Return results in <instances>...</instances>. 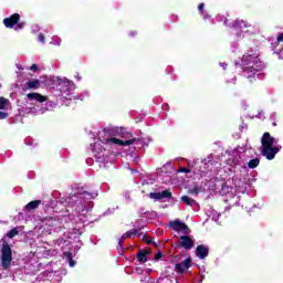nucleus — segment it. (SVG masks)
<instances>
[{"mask_svg": "<svg viewBox=\"0 0 283 283\" xmlns=\"http://www.w3.org/2000/svg\"><path fill=\"white\" fill-rule=\"evenodd\" d=\"M98 197V192H87L82 191L77 192L66 199L67 208L66 211H72L67 217L62 218H46L42 220V224L40 228H35V233H38V238H42V235H54V233H61L63 229H70L71 224L84 222L85 216L92 211L94 207V198ZM77 218L78 220L74 219Z\"/></svg>", "mask_w": 283, "mask_h": 283, "instance_id": "f257e3e1", "label": "nucleus"}, {"mask_svg": "<svg viewBox=\"0 0 283 283\" xmlns=\"http://www.w3.org/2000/svg\"><path fill=\"white\" fill-rule=\"evenodd\" d=\"M149 143H151L150 138L136 139L125 128L106 127L98 132V139L91 144V149L94 154L95 163H99V167H103L104 163H109L107 149H112V147H129V145H133L134 149H144V147H149Z\"/></svg>", "mask_w": 283, "mask_h": 283, "instance_id": "f03ea898", "label": "nucleus"}, {"mask_svg": "<svg viewBox=\"0 0 283 283\" xmlns=\"http://www.w3.org/2000/svg\"><path fill=\"white\" fill-rule=\"evenodd\" d=\"M241 65L245 78H260L264 63L260 60V46H249L241 59Z\"/></svg>", "mask_w": 283, "mask_h": 283, "instance_id": "7ed1b4c3", "label": "nucleus"}, {"mask_svg": "<svg viewBox=\"0 0 283 283\" xmlns=\"http://www.w3.org/2000/svg\"><path fill=\"white\" fill-rule=\"evenodd\" d=\"M245 147H237L231 150L228 155L227 163L231 167L239 168V171H247V166L249 169H255L260 166V158L255 157L249 160V156H247Z\"/></svg>", "mask_w": 283, "mask_h": 283, "instance_id": "20e7f679", "label": "nucleus"}, {"mask_svg": "<svg viewBox=\"0 0 283 283\" xmlns=\"http://www.w3.org/2000/svg\"><path fill=\"white\" fill-rule=\"evenodd\" d=\"M277 143H280V139L271 136L270 133H264L261 139L262 156H264L268 160H273V158H275V155L282 149V146L277 145Z\"/></svg>", "mask_w": 283, "mask_h": 283, "instance_id": "39448f33", "label": "nucleus"}, {"mask_svg": "<svg viewBox=\"0 0 283 283\" xmlns=\"http://www.w3.org/2000/svg\"><path fill=\"white\" fill-rule=\"evenodd\" d=\"M28 101H30L31 103L35 102V106L34 107H29L25 108L24 113H23V108L20 111V114H23V116H25V114H33V116H36L38 114H45V112H48V107L45 106H40L41 103H45V101H48V97L39 94V93H29L27 95Z\"/></svg>", "mask_w": 283, "mask_h": 283, "instance_id": "423d86ee", "label": "nucleus"}, {"mask_svg": "<svg viewBox=\"0 0 283 283\" xmlns=\"http://www.w3.org/2000/svg\"><path fill=\"white\" fill-rule=\"evenodd\" d=\"M54 83H56L59 91L61 92V96L66 98V101H71L72 92H74V82L65 77H55Z\"/></svg>", "mask_w": 283, "mask_h": 283, "instance_id": "0eeeda50", "label": "nucleus"}, {"mask_svg": "<svg viewBox=\"0 0 283 283\" xmlns=\"http://www.w3.org/2000/svg\"><path fill=\"white\" fill-rule=\"evenodd\" d=\"M1 264L3 269H10L12 264V248L6 241L1 248Z\"/></svg>", "mask_w": 283, "mask_h": 283, "instance_id": "6e6552de", "label": "nucleus"}, {"mask_svg": "<svg viewBox=\"0 0 283 283\" xmlns=\"http://www.w3.org/2000/svg\"><path fill=\"white\" fill-rule=\"evenodd\" d=\"M21 19V15L19 13H14L9 18H6L3 20V24L6 28H9L10 30H12V28L19 32V30H23V28L25 27L24 22H19Z\"/></svg>", "mask_w": 283, "mask_h": 283, "instance_id": "1a4fd4ad", "label": "nucleus"}, {"mask_svg": "<svg viewBox=\"0 0 283 283\" xmlns=\"http://www.w3.org/2000/svg\"><path fill=\"white\" fill-rule=\"evenodd\" d=\"M233 191H235V188L229 187L227 186V184H223L220 193L221 196H230V198H232L230 200L231 207H240V196L233 195Z\"/></svg>", "mask_w": 283, "mask_h": 283, "instance_id": "9d476101", "label": "nucleus"}, {"mask_svg": "<svg viewBox=\"0 0 283 283\" xmlns=\"http://www.w3.org/2000/svg\"><path fill=\"white\" fill-rule=\"evenodd\" d=\"M224 25H227L228 28H233L235 32H238V30H240V32H249V30L244 31V29L251 28V24H249V22H245L243 20H235L231 22L230 20L224 19Z\"/></svg>", "mask_w": 283, "mask_h": 283, "instance_id": "9b49d317", "label": "nucleus"}, {"mask_svg": "<svg viewBox=\"0 0 283 283\" xmlns=\"http://www.w3.org/2000/svg\"><path fill=\"white\" fill-rule=\"evenodd\" d=\"M170 229H172V231H176L177 233H182L184 235H189V233H191L189 227L182 223L180 220L171 221Z\"/></svg>", "mask_w": 283, "mask_h": 283, "instance_id": "f8f14e48", "label": "nucleus"}, {"mask_svg": "<svg viewBox=\"0 0 283 283\" xmlns=\"http://www.w3.org/2000/svg\"><path fill=\"white\" fill-rule=\"evenodd\" d=\"M193 237L187 234L179 237V247L186 249V251H191V249H193Z\"/></svg>", "mask_w": 283, "mask_h": 283, "instance_id": "ddd939ff", "label": "nucleus"}, {"mask_svg": "<svg viewBox=\"0 0 283 283\" xmlns=\"http://www.w3.org/2000/svg\"><path fill=\"white\" fill-rule=\"evenodd\" d=\"M24 273H27V275H34V274L39 273V263H36V262L25 263Z\"/></svg>", "mask_w": 283, "mask_h": 283, "instance_id": "4468645a", "label": "nucleus"}, {"mask_svg": "<svg viewBox=\"0 0 283 283\" xmlns=\"http://www.w3.org/2000/svg\"><path fill=\"white\" fill-rule=\"evenodd\" d=\"M189 266H191V258H188L182 262L177 263L175 265V270L177 271V273H185V271H187Z\"/></svg>", "mask_w": 283, "mask_h": 283, "instance_id": "2eb2a0df", "label": "nucleus"}, {"mask_svg": "<svg viewBox=\"0 0 283 283\" xmlns=\"http://www.w3.org/2000/svg\"><path fill=\"white\" fill-rule=\"evenodd\" d=\"M170 197H171V192L169 190L149 193V198H151V200H164L165 198H170Z\"/></svg>", "mask_w": 283, "mask_h": 283, "instance_id": "dca6fc26", "label": "nucleus"}, {"mask_svg": "<svg viewBox=\"0 0 283 283\" xmlns=\"http://www.w3.org/2000/svg\"><path fill=\"white\" fill-rule=\"evenodd\" d=\"M196 255L200 260H205V258H207V255H209V248H207L206 245H202V244L198 245L196 249Z\"/></svg>", "mask_w": 283, "mask_h": 283, "instance_id": "f3484780", "label": "nucleus"}, {"mask_svg": "<svg viewBox=\"0 0 283 283\" xmlns=\"http://www.w3.org/2000/svg\"><path fill=\"white\" fill-rule=\"evenodd\" d=\"M12 109V103L6 97H0V111L10 112Z\"/></svg>", "mask_w": 283, "mask_h": 283, "instance_id": "a211bd4d", "label": "nucleus"}, {"mask_svg": "<svg viewBox=\"0 0 283 283\" xmlns=\"http://www.w3.org/2000/svg\"><path fill=\"white\" fill-rule=\"evenodd\" d=\"M41 82L39 80H30L24 84L25 90H39Z\"/></svg>", "mask_w": 283, "mask_h": 283, "instance_id": "6ab92c4d", "label": "nucleus"}, {"mask_svg": "<svg viewBox=\"0 0 283 283\" xmlns=\"http://www.w3.org/2000/svg\"><path fill=\"white\" fill-rule=\"evenodd\" d=\"M137 260L138 262L145 263L149 260V252L147 251H139L137 253Z\"/></svg>", "mask_w": 283, "mask_h": 283, "instance_id": "aec40b11", "label": "nucleus"}, {"mask_svg": "<svg viewBox=\"0 0 283 283\" xmlns=\"http://www.w3.org/2000/svg\"><path fill=\"white\" fill-rule=\"evenodd\" d=\"M82 233L83 231L80 229L73 228L72 231L69 232V240H76Z\"/></svg>", "mask_w": 283, "mask_h": 283, "instance_id": "412c9836", "label": "nucleus"}, {"mask_svg": "<svg viewBox=\"0 0 283 283\" xmlns=\"http://www.w3.org/2000/svg\"><path fill=\"white\" fill-rule=\"evenodd\" d=\"M39 205H41V200L31 201V202H29V203L25 206V210H27V211H32V210H34V209H39Z\"/></svg>", "mask_w": 283, "mask_h": 283, "instance_id": "4be33fe9", "label": "nucleus"}, {"mask_svg": "<svg viewBox=\"0 0 283 283\" xmlns=\"http://www.w3.org/2000/svg\"><path fill=\"white\" fill-rule=\"evenodd\" d=\"M181 202H185V205H188V207H193V205H196V200H193L189 196H182Z\"/></svg>", "mask_w": 283, "mask_h": 283, "instance_id": "5701e85b", "label": "nucleus"}, {"mask_svg": "<svg viewBox=\"0 0 283 283\" xmlns=\"http://www.w3.org/2000/svg\"><path fill=\"white\" fill-rule=\"evenodd\" d=\"M64 256L66 258V260L69 261V265L71 268H74L76 265V262H74V260H72V253L70 252H64Z\"/></svg>", "mask_w": 283, "mask_h": 283, "instance_id": "b1692460", "label": "nucleus"}, {"mask_svg": "<svg viewBox=\"0 0 283 283\" xmlns=\"http://www.w3.org/2000/svg\"><path fill=\"white\" fill-rule=\"evenodd\" d=\"M125 240H127V238H124V234L118 240V247H119L118 253H119V255H123V253H125V250H123V244H124Z\"/></svg>", "mask_w": 283, "mask_h": 283, "instance_id": "393cba45", "label": "nucleus"}, {"mask_svg": "<svg viewBox=\"0 0 283 283\" xmlns=\"http://www.w3.org/2000/svg\"><path fill=\"white\" fill-rule=\"evenodd\" d=\"M15 235H19V229L13 228L7 233V238H15Z\"/></svg>", "mask_w": 283, "mask_h": 283, "instance_id": "a878e982", "label": "nucleus"}, {"mask_svg": "<svg viewBox=\"0 0 283 283\" xmlns=\"http://www.w3.org/2000/svg\"><path fill=\"white\" fill-rule=\"evenodd\" d=\"M137 235L139 240H144L145 242H148V244H150L151 239H149V237L146 233L139 232Z\"/></svg>", "mask_w": 283, "mask_h": 283, "instance_id": "bb28decb", "label": "nucleus"}, {"mask_svg": "<svg viewBox=\"0 0 283 283\" xmlns=\"http://www.w3.org/2000/svg\"><path fill=\"white\" fill-rule=\"evenodd\" d=\"M137 234H138V231L136 229H133L124 233V238H134V235H137Z\"/></svg>", "mask_w": 283, "mask_h": 283, "instance_id": "cd10ccee", "label": "nucleus"}, {"mask_svg": "<svg viewBox=\"0 0 283 283\" xmlns=\"http://www.w3.org/2000/svg\"><path fill=\"white\" fill-rule=\"evenodd\" d=\"M51 44L52 45H61V40L59 39V36H53Z\"/></svg>", "mask_w": 283, "mask_h": 283, "instance_id": "c85d7f7f", "label": "nucleus"}, {"mask_svg": "<svg viewBox=\"0 0 283 283\" xmlns=\"http://www.w3.org/2000/svg\"><path fill=\"white\" fill-rule=\"evenodd\" d=\"M8 116V111H0V120H6Z\"/></svg>", "mask_w": 283, "mask_h": 283, "instance_id": "c756f323", "label": "nucleus"}, {"mask_svg": "<svg viewBox=\"0 0 283 283\" xmlns=\"http://www.w3.org/2000/svg\"><path fill=\"white\" fill-rule=\"evenodd\" d=\"M190 193L192 196H198V193H200V187H195L193 189L190 190Z\"/></svg>", "mask_w": 283, "mask_h": 283, "instance_id": "7c9ffc66", "label": "nucleus"}, {"mask_svg": "<svg viewBox=\"0 0 283 283\" xmlns=\"http://www.w3.org/2000/svg\"><path fill=\"white\" fill-rule=\"evenodd\" d=\"M70 242H72V241L59 239V240H57V245H59V247H62V244H70Z\"/></svg>", "mask_w": 283, "mask_h": 283, "instance_id": "2f4dec72", "label": "nucleus"}, {"mask_svg": "<svg viewBox=\"0 0 283 283\" xmlns=\"http://www.w3.org/2000/svg\"><path fill=\"white\" fill-rule=\"evenodd\" d=\"M38 41H39V43H45V35H43V33H40L38 35Z\"/></svg>", "mask_w": 283, "mask_h": 283, "instance_id": "473e14b6", "label": "nucleus"}, {"mask_svg": "<svg viewBox=\"0 0 283 283\" xmlns=\"http://www.w3.org/2000/svg\"><path fill=\"white\" fill-rule=\"evenodd\" d=\"M180 174H191V170L189 168L181 167L179 168Z\"/></svg>", "mask_w": 283, "mask_h": 283, "instance_id": "72a5a7b5", "label": "nucleus"}, {"mask_svg": "<svg viewBox=\"0 0 283 283\" xmlns=\"http://www.w3.org/2000/svg\"><path fill=\"white\" fill-rule=\"evenodd\" d=\"M212 220H214V222H218V220H220V213L212 212Z\"/></svg>", "mask_w": 283, "mask_h": 283, "instance_id": "f704fd0d", "label": "nucleus"}, {"mask_svg": "<svg viewBox=\"0 0 283 283\" xmlns=\"http://www.w3.org/2000/svg\"><path fill=\"white\" fill-rule=\"evenodd\" d=\"M30 70H31V72H39V65L32 64Z\"/></svg>", "mask_w": 283, "mask_h": 283, "instance_id": "c9c22d12", "label": "nucleus"}, {"mask_svg": "<svg viewBox=\"0 0 283 283\" xmlns=\"http://www.w3.org/2000/svg\"><path fill=\"white\" fill-rule=\"evenodd\" d=\"M160 258H163V253L157 252V253L155 254V260L158 261V260H160Z\"/></svg>", "mask_w": 283, "mask_h": 283, "instance_id": "e433bc0d", "label": "nucleus"}, {"mask_svg": "<svg viewBox=\"0 0 283 283\" xmlns=\"http://www.w3.org/2000/svg\"><path fill=\"white\" fill-rule=\"evenodd\" d=\"M205 165L211 164V156H209L207 159H203Z\"/></svg>", "mask_w": 283, "mask_h": 283, "instance_id": "4c0bfd02", "label": "nucleus"}, {"mask_svg": "<svg viewBox=\"0 0 283 283\" xmlns=\"http://www.w3.org/2000/svg\"><path fill=\"white\" fill-rule=\"evenodd\" d=\"M198 10H199V12H202V10H205V3H200L198 6Z\"/></svg>", "mask_w": 283, "mask_h": 283, "instance_id": "58836bf2", "label": "nucleus"}, {"mask_svg": "<svg viewBox=\"0 0 283 283\" xmlns=\"http://www.w3.org/2000/svg\"><path fill=\"white\" fill-rule=\"evenodd\" d=\"M258 118H264V112H260Z\"/></svg>", "mask_w": 283, "mask_h": 283, "instance_id": "ea45409f", "label": "nucleus"}, {"mask_svg": "<svg viewBox=\"0 0 283 283\" xmlns=\"http://www.w3.org/2000/svg\"><path fill=\"white\" fill-rule=\"evenodd\" d=\"M220 66H221L223 70H227V63H220Z\"/></svg>", "mask_w": 283, "mask_h": 283, "instance_id": "a19ab883", "label": "nucleus"}, {"mask_svg": "<svg viewBox=\"0 0 283 283\" xmlns=\"http://www.w3.org/2000/svg\"><path fill=\"white\" fill-rule=\"evenodd\" d=\"M277 115L275 113L271 114V118H275Z\"/></svg>", "mask_w": 283, "mask_h": 283, "instance_id": "79ce46f5", "label": "nucleus"}, {"mask_svg": "<svg viewBox=\"0 0 283 283\" xmlns=\"http://www.w3.org/2000/svg\"><path fill=\"white\" fill-rule=\"evenodd\" d=\"M17 67H18V70H23V69L21 67V64H18Z\"/></svg>", "mask_w": 283, "mask_h": 283, "instance_id": "37998d69", "label": "nucleus"}, {"mask_svg": "<svg viewBox=\"0 0 283 283\" xmlns=\"http://www.w3.org/2000/svg\"><path fill=\"white\" fill-rule=\"evenodd\" d=\"M235 49H237L235 46H232V48H231L232 52H235Z\"/></svg>", "mask_w": 283, "mask_h": 283, "instance_id": "c03bdc74", "label": "nucleus"}, {"mask_svg": "<svg viewBox=\"0 0 283 283\" xmlns=\"http://www.w3.org/2000/svg\"><path fill=\"white\" fill-rule=\"evenodd\" d=\"M229 209H231V207H227V208H226V211H229Z\"/></svg>", "mask_w": 283, "mask_h": 283, "instance_id": "a18cd8bd", "label": "nucleus"}, {"mask_svg": "<svg viewBox=\"0 0 283 283\" xmlns=\"http://www.w3.org/2000/svg\"><path fill=\"white\" fill-rule=\"evenodd\" d=\"M77 81H81V77H80V76H77Z\"/></svg>", "mask_w": 283, "mask_h": 283, "instance_id": "49530a36", "label": "nucleus"}, {"mask_svg": "<svg viewBox=\"0 0 283 283\" xmlns=\"http://www.w3.org/2000/svg\"><path fill=\"white\" fill-rule=\"evenodd\" d=\"M45 105H46V106H50V103H46Z\"/></svg>", "mask_w": 283, "mask_h": 283, "instance_id": "de8ad7c7", "label": "nucleus"}, {"mask_svg": "<svg viewBox=\"0 0 283 283\" xmlns=\"http://www.w3.org/2000/svg\"><path fill=\"white\" fill-rule=\"evenodd\" d=\"M205 275H201V279L203 280Z\"/></svg>", "mask_w": 283, "mask_h": 283, "instance_id": "09e8293b", "label": "nucleus"}, {"mask_svg": "<svg viewBox=\"0 0 283 283\" xmlns=\"http://www.w3.org/2000/svg\"><path fill=\"white\" fill-rule=\"evenodd\" d=\"M203 19H207V15H205Z\"/></svg>", "mask_w": 283, "mask_h": 283, "instance_id": "8fccbe9b", "label": "nucleus"}]
</instances>
